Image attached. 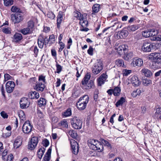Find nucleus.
<instances>
[{
    "mask_svg": "<svg viewBox=\"0 0 161 161\" xmlns=\"http://www.w3.org/2000/svg\"><path fill=\"white\" fill-rule=\"evenodd\" d=\"M148 59L153 62L152 68H159L161 67V53H151L149 55Z\"/></svg>",
    "mask_w": 161,
    "mask_h": 161,
    "instance_id": "f257e3e1",
    "label": "nucleus"
},
{
    "mask_svg": "<svg viewBox=\"0 0 161 161\" xmlns=\"http://www.w3.org/2000/svg\"><path fill=\"white\" fill-rule=\"evenodd\" d=\"M103 149V146L100 142L96 140L91 141V156H99Z\"/></svg>",
    "mask_w": 161,
    "mask_h": 161,
    "instance_id": "f03ea898",
    "label": "nucleus"
},
{
    "mask_svg": "<svg viewBox=\"0 0 161 161\" xmlns=\"http://www.w3.org/2000/svg\"><path fill=\"white\" fill-rule=\"evenodd\" d=\"M89 98V96L87 95H84L80 98L76 103L77 106L79 110H83L86 108Z\"/></svg>",
    "mask_w": 161,
    "mask_h": 161,
    "instance_id": "7ed1b4c3",
    "label": "nucleus"
},
{
    "mask_svg": "<svg viewBox=\"0 0 161 161\" xmlns=\"http://www.w3.org/2000/svg\"><path fill=\"white\" fill-rule=\"evenodd\" d=\"M91 75L87 73L82 79L80 86L82 88L85 89H89L91 86Z\"/></svg>",
    "mask_w": 161,
    "mask_h": 161,
    "instance_id": "20e7f679",
    "label": "nucleus"
},
{
    "mask_svg": "<svg viewBox=\"0 0 161 161\" xmlns=\"http://www.w3.org/2000/svg\"><path fill=\"white\" fill-rule=\"evenodd\" d=\"M70 123L72 127L76 129H80L82 127V121L78 118L74 117L70 119Z\"/></svg>",
    "mask_w": 161,
    "mask_h": 161,
    "instance_id": "39448f33",
    "label": "nucleus"
},
{
    "mask_svg": "<svg viewBox=\"0 0 161 161\" xmlns=\"http://www.w3.org/2000/svg\"><path fill=\"white\" fill-rule=\"evenodd\" d=\"M155 47V45L154 43H151L147 42H144L142 47V51L145 52H149Z\"/></svg>",
    "mask_w": 161,
    "mask_h": 161,
    "instance_id": "423d86ee",
    "label": "nucleus"
},
{
    "mask_svg": "<svg viewBox=\"0 0 161 161\" xmlns=\"http://www.w3.org/2000/svg\"><path fill=\"white\" fill-rule=\"evenodd\" d=\"M33 126L29 121H26L23 124L22 131L25 134H29L32 130Z\"/></svg>",
    "mask_w": 161,
    "mask_h": 161,
    "instance_id": "0eeeda50",
    "label": "nucleus"
},
{
    "mask_svg": "<svg viewBox=\"0 0 161 161\" xmlns=\"http://www.w3.org/2000/svg\"><path fill=\"white\" fill-rule=\"evenodd\" d=\"M38 142V138L37 137H32L29 143L28 148L31 150L34 149L37 146Z\"/></svg>",
    "mask_w": 161,
    "mask_h": 161,
    "instance_id": "6e6552de",
    "label": "nucleus"
},
{
    "mask_svg": "<svg viewBox=\"0 0 161 161\" xmlns=\"http://www.w3.org/2000/svg\"><path fill=\"white\" fill-rule=\"evenodd\" d=\"M127 46L126 45H122L118 46V44H116L114 49L117 51L119 54L121 55L125 53V51L127 49Z\"/></svg>",
    "mask_w": 161,
    "mask_h": 161,
    "instance_id": "1a4fd4ad",
    "label": "nucleus"
},
{
    "mask_svg": "<svg viewBox=\"0 0 161 161\" xmlns=\"http://www.w3.org/2000/svg\"><path fill=\"white\" fill-rule=\"evenodd\" d=\"M11 19L14 23H18L22 21L23 18L21 14L17 13L12 14Z\"/></svg>",
    "mask_w": 161,
    "mask_h": 161,
    "instance_id": "9d476101",
    "label": "nucleus"
},
{
    "mask_svg": "<svg viewBox=\"0 0 161 161\" xmlns=\"http://www.w3.org/2000/svg\"><path fill=\"white\" fill-rule=\"evenodd\" d=\"M70 143L73 153L75 154H77L79 151L78 143L73 139L70 140Z\"/></svg>",
    "mask_w": 161,
    "mask_h": 161,
    "instance_id": "9b49d317",
    "label": "nucleus"
},
{
    "mask_svg": "<svg viewBox=\"0 0 161 161\" xmlns=\"http://www.w3.org/2000/svg\"><path fill=\"white\" fill-rule=\"evenodd\" d=\"M15 86L14 83L11 81H8L6 86V90L8 93H11L14 90Z\"/></svg>",
    "mask_w": 161,
    "mask_h": 161,
    "instance_id": "f8f14e48",
    "label": "nucleus"
},
{
    "mask_svg": "<svg viewBox=\"0 0 161 161\" xmlns=\"http://www.w3.org/2000/svg\"><path fill=\"white\" fill-rule=\"evenodd\" d=\"M108 76L105 73L102 74L97 80L98 85L99 86H101L104 83L107 78Z\"/></svg>",
    "mask_w": 161,
    "mask_h": 161,
    "instance_id": "ddd939ff",
    "label": "nucleus"
},
{
    "mask_svg": "<svg viewBox=\"0 0 161 161\" xmlns=\"http://www.w3.org/2000/svg\"><path fill=\"white\" fill-rule=\"evenodd\" d=\"M19 103L20 107L22 108L28 107L30 104L27 99L25 97L21 99Z\"/></svg>",
    "mask_w": 161,
    "mask_h": 161,
    "instance_id": "4468645a",
    "label": "nucleus"
},
{
    "mask_svg": "<svg viewBox=\"0 0 161 161\" xmlns=\"http://www.w3.org/2000/svg\"><path fill=\"white\" fill-rule=\"evenodd\" d=\"M143 64V60L142 59L140 58L134 59L132 63H131V65L134 67L136 66L140 67L142 66Z\"/></svg>",
    "mask_w": 161,
    "mask_h": 161,
    "instance_id": "2eb2a0df",
    "label": "nucleus"
},
{
    "mask_svg": "<svg viewBox=\"0 0 161 161\" xmlns=\"http://www.w3.org/2000/svg\"><path fill=\"white\" fill-rule=\"evenodd\" d=\"M46 38H44L42 36H40L39 37L38 41V44L39 47L41 48L43 47L44 44L46 45Z\"/></svg>",
    "mask_w": 161,
    "mask_h": 161,
    "instance_id": "dca6fc26",
    "label": "nucleus"
},
{
    "mask_svg": "<svg viewBox=\"0 0 161 161\" xmlns=\"http://www.w3.org/2000/svg\"><path fill=\"white\" fill-rule=\"evenodd\" d=\"M141 72L143 75L148 78L151 77L153 75V73L151 70L146 68L143 69Z\"/></svg>",
    "mask_w": 161,
    "mask_h": 161,
    "instance_id": "f3484780",
    "label": "nucleus"
},
{
    "mask_svg": "<svg viewBox=\"0 0 161 161\" xmlns=\"http://www.w3.org/2000/svg\"><path fill=\"white\" fill-rule=\"evenodd\" d=\"M22 137L20 136H18L15 139L14 143V147L16 148H18L22 144Z\"/></svg>",
    "mask_w": 161,
    "mask_h": 161,
    "instance_id": "a211bd4d",
    "label": "nucleus"
},
{
    "mask_svg": "<svg viewBox=\"0 0 161 161\" xmlns=\"http://www.w3.org/2000/svg\"><path fill=\"white\" fill-rule=\"evenodd\" d=\"M130 82L132 85L134 86H138L140 84V82L138 77L136 76H133L130 79Z\"/></svg>",
    "mask_w": 161,
    "mask_h": 161,
    "instance_id": "6ab92c4d",
    "label": "nucleus"
},
{
    "mask_svg": "<svg viewBox=\"0 0 161 161\" xmlns=\"http://www.w3.org/2000/svg\"><path fill=\"white\" fill-rule=\"evenodd\" d=\"M64 15V14L63 12L61 11L59 12V14L58 16L57 23V27L58 28H59L60 25L62 21Z\"/></svg>",
    "mask_w": 161,
    "mask_h": 161,
    "instance_id": "aec40b11",
    "label": "nucleus"
},
{
    "mask_svg": "<svg viewBox=\"0 0 161 161\" xmlns=\"http://www.w3.org/2000/svg\"><path fill=\"white\" fill-rule=\"evenodd\" d=\"M29 97L31 99H38L40 97L39 93L36 91L31 92L28 94Z\"/></svg>",
    "mask_w": 161,
    "mask_h": 161,
    "instance_id": "412c9836",
    "label": "nucleus"
},
{
    "mask_svg": "<svg viewBox=\"0 0 161 161\" xmlns=\"http://www.w3.org/2000/svg\"><path fill=\"white\" fill-rule=\"evenodd\" d=\"M45 85L43 83L37 82L35 87V89L37 91L42 92L45 88Z\"/></svg>",
    "mask_w": 161,
    "mask_h": 161,
    "instance_id": "4be33fe9",
    "label": "nucleus"
},
{
    "mask_svg": "<svg viewBox=\"0 0 161 161\" xmlns=\"http://www.w3.org/2000/svg\"><path fill=\"white\" fill-rule=\"evenodd\" d=\"M103 64L100 60H97V63L94 65V67L98 69V70H102L103 69Z\"/></svg>",
    "mask_w": 161,
    "mask_h": 161,
    "instance_id": "5701e85b",
    "label": "nucleus"
},
{
    "mask_svg": "<svg viewBox=\"0 0 161 161\" xmlns=\"http://www.w3.org/2000/svg\"><path fill=\"white\" fill-rule=\"evenodd\" d=\"M83 15L82 17H80V24L81 25L84 27L86 26L88 24V21L86 20V19L84 17Z\"/></svg>",
    "mask_w": 161,
    "mask_h": 161,
    "instance_id": "b1692460",
    "label": "nucleus"
},
{
    "mask_svg": "<svg viewBox=\"0 0 161 161\" xmlns=\"http://www.w3.org/2000/svg\"><path fill=\"white\" fill-rule=\"evenodd\" d=\"M83 15L82 17H80V24L81 25L84 27L86 26L88 24V21L86 20V19L84 17Z\"/></svg>",
    "mask_w": 161,
    "mask_h": 161,
    "instance_id": "393cba45",
    "label": "nucleus"
},
{
    "mask_svg": "<svg viewBox=\"0 0 161 161\" xmlns=\"http://www.w3.org/2000/svg\"><path fill=\"white\" fill-rule=\"evenodd\" d=\"M52 149L49 148L45 154L43 161H49L50 158Z\"/></svg>",
    "mask_w": 161,
    "mask_h": 161,
    "instance_id": "a878e982",
    "label": "nucleus"
},
{
    "mask_svg": "<svg viewBox=\"0 0 161 161\" xmlns=\"http://www.w3.org/2000/svg\"><path fill=\"white\" fill-rule=\"evenodd\" d=\"M127 31L125 30H122L120 32L117 34V37L119 39V38H125L127 36Z\"/></svg>",
    "mask_w": 161,
    "mask_h": 161,
    "instance_id": "bb28decb",
    "label": "nucleus"
},
{
    "mask_svg": "<svg viewBox=\"0 0 161 161\" xmlns=\"http://www.w3.org/2000/svg\"><path fill=\"white\" fill-rule=\"evenodd\" d=\"M142 83L144 86H149L152 84V81L147 78H144L142 80Z\"/></svg>",
    "mask_w": 161,
    "mask_h": 161,
    "instance_id": "cd10ccee",
    "label": "nucleus"
},
{
    "mask_svg": "<svg viewBox=\"0 0 161 161\" xmlns=\"http://www.w3.org/2000/svg\"><path fill=\"white\" fill-rule=\"evenodd\" d=\"M139 28V25H133L128 26L127 29L129 31H134Z\"/></svg>",
    "mask_w": 161,
    "mask_h": 161,
    "instance_id": "c85d7f7f",
    "label": "nucleus"
},
{
    "mask_svg": "<svg viewBox=\"0 0 161 161\" xmlns=\"http://www.w3.org/2000/svg\"><path fill=\"white\" fill-rule=\"evenodd\" d=\"M143 91L141 89H137L134 90L131 94V95L133 97H136L137 95H139L141 93L143 92Z\"/></svg>",
    "mask_w": 161,
    "mask_h": 161,
    "instance_id": "c756f323",
    "label": "nucleus"
},
{
    "mask_svg": "<svg viewBox=\"0 0 161 161\" xmlns=\"http://www.w3.org/2000/svg\"><path fill=\"white\" fill-rule=\"evenodd\" d=\"M46 104V99L43 98H40L38 101V104L40 107L45 106Z\"/></svg>",
    "mask_w": 161,
    "mask_h": 161,
    "instance_id": "7c9ffc66",
    "label": "nucleus"
},
{
    "mask_svg": "<svg viewBox=\"0 0 161 161\" xmlns=\"http://www.w3.org/2000/svg\"><path fill=\"white\" fill-rule=\"evenodd\" d=\"M72 114L71 108H68L62 113V115L65 117L70 116Z\"/></svg>",
    "mask_w": 161,
    "mask_h": 161,
    "instance_id": "2f4dec72",
    "label": "nucleus"
},
{
    "mask_svg": "<svg viewBox=\"0 0 161 161\" xmlns=\"http://www.w3.org/2000/svg\"><path fill=\"white\" fill-rule=\"evenodd\" d=\"M45 150L44 147H42L38 150L37 152V156L40 159L42 158L45 152Z\"/></svg>",
    "mask_w": 161,
    "mask_h": 161,
    "instance_id": "473e14b6",
    "label": "nucleus"
},
{
    "mask_svg": "<svg viewBox=\"0 0 161 161\" xmlns=\"http://www.w3.org/2000/svg\"><path fill=\"white\" fill-rule=\"evenodd\" d=\"M47 39H46V43L47 44L48 42H49L50 43H53L55 42V36L53 35H52L50 36L49 39H48L47 37Z\"/></svg>",
    "mask_w": 161,
    "mask_h": 161,
    "instance_id": "72a5a7b5",
    "label": "nucleus"
},
{
    "mask_svg": "<svg viewBox=\"0 0 161 161\" xmlns=\"http://www.w3.org/2000/svg\"><path fill=\"white\" fill-rule=\"evenodd\" d=\"M22 38L21 34L19 33H16L14 36V40L15 42H18Z\"/></svg>",
    "mask_w": 161,
    "mask_h": 161,
    "instance_id": "f704fd0d",
    "label": "nucleus"
},
{
    "mask_svg": "<svg viewBox=\"0 0 161 161\" xmlns=\"http://www.w3.org/2000/svg\"><path fill=\"white\" fill-rule=\"evenodd\" d=\"M133 54L132 52H129L125 54L124 56V59L127 61H129L133 56Z\"/></svg>",
    "mask_w": 161,
    "mask_h": 161,
    "instance_id": "c9c22d12",
    "label": "nucleus"
},
{
    "mask_svg": "<svg viewBox=\"0 0 161 161\" xmlns=\"http://www.w3.org/2000/svg\"><path fill=\"white\" fill-rule=\"evenodd\" d=\"M32 30L30 29L29 28L27 27L24 28L21 30V32L24 35H26L31 33Z\"/></svg>",
    "mask_w": 161,
    "mask_h": 161,
    "instance_id": "e433bc0d",
    "label": "nucleus"
},
{
    "mask_svg": "<svg viewBox=\"0 0 161 161\" xmlns=\"http://www.w3.org/2000/svg\"><path fill=\"white\" fill-rule=\"evenodd\" d=\"M101 141L102 142L104 145V146H106L108 148V149H111V146L108 142L107 141L105 140L104 139H102Z\"/></svg>",
    "mask_w": 161,
    "mask_h": 161,
    "instance_id": "4c0bfd02",
    "label": "nucleus"
},
{
    "mask_svg": "<svg viewBox=\"0 0 161 161\" xmlns=\"http://www.w3.org/2000/svg\"><path fill=\"white\" fill-rule=\"evenodd\" d=\"M100 7V5L99 4H94L92 7V14L93 13H97L98 12Z\"/></svg>",
    "mask_w": 161,
    "mask_h": 161,
    "instance_id": "58836bf2",
    "label": "nucleus"
},
{
    "mask_svg": "<svg viewBox=\"0 0 161 161\" xmlns=\"http://www.w3.org/2000/svg\"><path fill=\"white\" fill-rule=\"evenodd\" d=\"M113 90L114 96H118L120 95L121 89L119 87H115Z\"/></svg>",
    "mask_w": 161,
    "mask_h": 161,
    "instance_id": "ea45409f",
    "label": "nucleus"
},
{
    "mask_svg": "<svg viewBox=\"0 0 161 161\" xmlns=\"http://www.w3.org/2000/svg\"><path fill=\"white\" fill-rule=\"evenodd\" d=\"M115 63L118 67H123L124 65V62L122 59H118L115 60Z\"/></svg>",
    "mask_w": 161,
    "mask_h": 161,
    "instance_id": "a19ab883",
    "label": "nucleus"
},
{
    "mask_svg": "<svg viewBox=\"0 0 161 161\" xmlns=\"http://www.w3.org/2000/svg\"><path fill=\"white\" fill-rule=\"evenodd\" d=\"M69 135L73 138H75L77 136V134L73 130H70L67 132Z\"/></svg>",
    "mask_w": 161,
    "mask_h": 161,
    "instance_id": "79ce46f5",
    "label": "nucleus"
},
{
    "mask_svg": "<svg viewBox=\"0 0 161 161\" xmlns=\"http://www.w3.org/2000/svg\"><path fill=\"white\" fill-rule=\"evenodd\" d=\"M125 99L123 97H121L120 99L118 101L116 104V106L118 107L120 105L123 104L125 102Z\"/></svg>",
    "mask_w": 161,
    "mask_h": 161,
    "instance_id": "37998d69",
    "label": "nucleus"
},
{
    "mask_svg": "<svg viewBox=\"0 0 161 161\" xmlns=\"http://www.w3.org/2000/svg\"><path fill=\"white\" fill-rule=\"evenodd\" d=\"M5 6H8L13 4V1L12 0H3Z\"/></svg>",
    "mask_w": 161,
    "mask_h": 161,
    "instance_id": "c03bdc74",
    "label": "nucleus"
},
{
    "mask_svg": "<svg viewBox=\"0 0 161 161\" xmlns=\"http://www.w3.org/2000/svg\"><path fill=\"white\" fill-rule=\"evenodd\" d=\"M142 35L144 37L146 38L150 37V30L143 31Z\"/></svg>",
    "mask_w": 161,
    "mask_h": 161,
    "instance_id": "a18cd8bd",
    "label": "nucleus"
},
{
    "mask_svg": "<svg viewBox=\"0 0 161 161\" xmlns=\"http://www.w3.org/2000/svg\"><path fill=\"white\" fill-rule=\"evenodd\" d=\"M19 116L21 120H25V114L23 111H20L19 113Z\"/></svg>",
    "mask_w": 161,
    "mask_h": 161,
    "instance_id": "49530a36",
    "label": "nucleus"
},
{
    "mask_svg": "<svg viewBox=\"0 0 161 161\" xmlns=\"http://www.w3.org/2000/svg\"><path fill=\"white\" fill-rule=\"evenodd\" d=\"M74 15L75 17H76L78 19H79L80 17H82L83 15H85L84 14L82 15L78 11H75L74 13Z\"/></svg>",
    "mask_w": 161,
    "mask_h": 161,
    "instance_id": "de8ad7c7",
    "label": "nucleus"
},
{
    "mask_svg": "<svg viewBox=\"0 0 161 161\" xmlns=\"http://www.w3.org/2000/svg\"><path fill=\"white\" fill-rule=\"evenodd\" d=\"M34 22L32 21H29L28 22V27L31 30H32V28L34 26Z\"/></svg>",
    "mask_w": 161,
    "mask_h": 161,
    "instance_id": "09e8293b",
    "label": "nucleus"
},
{
    "mask_svg": "<svg viewBox=\"0 0 161 161\" xmlns=\"http://www.w3.org/2000/svg\"><path fill=\"white\" fill-rule=\"evenodd\" d=\"M19 8L17 6H13L11 8V11L13 12H17L19 11Z\"/></svg>",
    "mask_w": 161,
    "mask_h": 161,
    "instance_id": "8fccbe9b",
    "label": "nucleus"
},
{
    "mask_svg": "<svg viewBox=\"0 0 161 161\" xmlns=\"http://www.w3.org/2000/svg\"><path fill=\"white\" fill-rule=\"evenodd\" d=\"M61 125L64 127L67 128L68 127V124L67 120L64 119L61 121Z\"/></svg>",
    "mask_w": 161,
    "mask_h": 161,
    "instance_id": "3c124183",
    "label": "nucleus"
},
{
    "mask_svg": "<svg viewBox=\"0 0 161 161\" xmlns=\"http://www.w3.org/2000/svg\"><path fill=\"white\" fill-rule=\"evenodd\" d=\"M131 71L130 70H128L127 69H124L123 71V74L124 76H127L128 75L131 73Z\"/></svg>",
    "mask_w": 161,
    "mask_h": 161,
    "instance_id": "603ef678",
    "label": "nucleus"
},
{
    "mask_svg": "<svg viewBox=\"0 0 161 161\" xmlns=\"http://www.w3.org/2000/svg\"><path fill=\"white\" fill-rule=\"evenodd\" d=\"M2 31L6 33L9 34L10 33V29L8 27H3L2 28Z\"/></svg>",
    "mask_w": 161,
    "mask_h": 161,
    "instance_id": "864d4df0",
    "label": "nucleus"
},
{
    "mask_svg": "<svg viewBox=\"0 0 161 161\" xmlns=\"http://www.w3.org/2000/svg\"><path fill=\"white\" fill-rule=\"evenodd\" d=\"M42 143L43 145V146L46 147L49 144V141L46 139H44L42 141Z\"/></svg>",
    "mask_w": 161,
    "mask_h": 161,
    "instance_id": "5fc2aeb1",
    "label": "nucleus"
},
{
    "mask_svg": "<svg viewBox=\"0 0 161 161\" xmlns=\"http://www.w3.org/2000/svg\"><path fill=\"white\" fill-rule=\"evenodd\" d=\"M11 135V132L10 131L3 133L2 134V136L4 138H6L8 137Z\"/></svg>",
    "mask_w": 161,
    "mask_h": 161,
    "instance_id": "6e6d98bb",
    "label": "nucleus"
},
{
    "mask_svg": "<svg viewBox=\"0 0 161 161\" xmlns=\"http://www.w3.org/2000/svg\"><path fill=\"white\" fill-rule=\"evenodd\" d=\"M57 67V73L58 74L62 70V66L58 64H57L56 65Z\"/></svg>",
    "mask_w": 161,
    "mask_h": 161,
    "instance_id": "4d7b16f0",
    "label": "nucleus"
},
{
    "mask_svg": "<svg viewBox=\"0 0 161 161\" xmlns=\"http://www.w3.org/2000/svg\"><path fill=\"white\" fill-rule=\"evenodd\" d=\"M47 16L49 18L53 19L55 17V15L52 12H49L47 14Z\"/></svg>",
    "mask_w": 161,
    "mask_h": 161,
    "instance_id": "13d9d810",
    "label": "nucleus"
},
{
    "mask_svg": "<svg viewBox=\"0 0 161 161\" xmlns=\"http://www.w3.org/2000/svg\"><path fill=\"white\" fill-rule=\"evenodd\" d=\"M150 37L155 36L157 34V32L154 30H150Z\"/></svg>",
    "mask_w": 161,
    "mask_h": 161,
    "instance_id": "bf43d9fd",
    "label": "nucleus"
},
{
    "mask_svg": "<svg viewBox=\"0 0 161 161\" xmlns=\"http://www.w3.org/2000/svg\"><path fill=\"white\" fill-rule=\"evenodd\" d=\"M152 40L156 41H161V35H158V37H153V39H151Z\"/></svg>",
    "mask_w": 161,
    "mask_h": 161,
    "instance_id": "052dcab7",
    "label": "nucleus"
},
{
    "mask_svg": "<svg viewBox=\"0 0 161 161\" xmlns=\"http://www.w3.org/2000/svg\"><path fill=\"white\" fill-rule=\"evenodd\" d=\"M1 116L4 119L7 118L8 117V114L4 111L2 112L1 113Z\"/></svg>",
    "mask_w": 161,
    "mask_h": 161,
    "instance_id": "680f3d73",
    "label": "nucleus"
},
{
    "mask_svg": "<svg viewBox=\"0 0 161 161\" xmlns=\"http://www.w3.org/2000/svg\"><path fill=\"white\" fill-rule=\"evenodd\" d=\"M38 80L39 81H42L43 83H44L45 82V77L42 75H40L39 77Z\"/></svg>",
    "mask_w": 161,
    "mask_h": 161,
    "instance_id": "e2e57ef3",
    "label": "nucleus"
},
{
    "mask_svg": "<svg viewBox=\"0 0 161 161\" xmlns=\"http://www.w3.org/2000/svg\"><path fill=\"white\" fill-rule=\"evenodd\" d=\"M101 70H98V69H97V68L94 67L92 70V72L95 74H97L99 73Z\"/></svg>",
    "mask_w": 161,
    "mask_h": 161,
    "instance_id": "0e129e2a",
    "label": "nucleus"
},
{
    "mask_svg": "<svg viewBox=\"0 0 161 161\" xmlns=\"http://www.w3.org/2000/svg\"><path fill=\"white\" fill-rule=\"evenodd\" d=\"M13 155L12 154H10L8 156L6 161H13Z\"/></svg>",
    "mask_w": 161,
    "mask_h": 161,
    "instance_id": "69168bd1",
    "label": "nucleus"
},
{
    "mask_svg": "<svg viewBox=\"0 0 161 161\" xmlns=\"http://www.w3.org/2000/svg\"><path fill=\"white\" fill-rule=\"evenodd\" d=\"M7 153V151L6 149L4 150L2 153L1 154H2V158L3 159H5V157Z\"/></svg>",
    "mask_w": 161,
    "mask_h": 161,
    "instance_id": "338daca9",
    "label": "nucleus"
},
{
    "mask_svg": "<svg viewBox=\"0 0 161 161\" xmlns=\"http://www.w3.org/2000/svg\"><path fill=\"white\" fill-rule=\"evenodd\" d=\"M4 77L5 81H7L10 79L11 77V76L8 74H5L4 75Z\"/></svg>",
    "mask_w": 161,
    "mask_h": 161,
    "instance_id": "774afa93",
    "label": "nucleus"
}]
</instances>
